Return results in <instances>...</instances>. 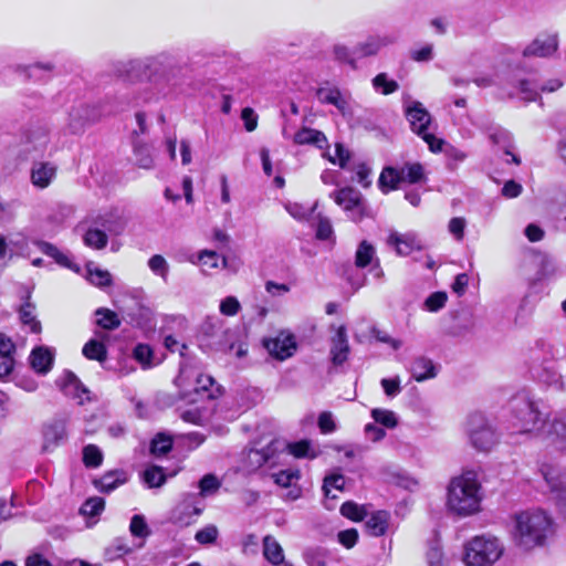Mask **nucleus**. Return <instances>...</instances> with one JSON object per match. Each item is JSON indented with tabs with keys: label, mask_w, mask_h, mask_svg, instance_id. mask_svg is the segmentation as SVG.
Returning a JSON list of instances; mask_svg holds the SVG:
<instances>
[{
	"label": "nucleus",
	"mask_w": 566,
	"mask_h": 566,
	"mask_svg": "<svg viewBox=\"0 0 566 566\" xmlns=\"http://www.w3.org/2000/svg\"><path fill=\"white\" fill-rule=\"evenodd\" d=\"M136 72H144L150 84L159 93L166 94L168 90L180 83L181 67L176 63L174 56L168 53L119 62L116 66V74L118 76L130 78L132 74Z\"/></svg>",
	"instance_id": "obj_1"
},
{
	"label": "nucleus",
	"mask_w": 566,
	"mask_h": 566,
	"mask_svg": "<svg viewBox=\"0 0 566 566\" xmlns=\"http://www.w3.org/2000/svg\"><path fill=\"white\" fill-rule=\"evenodd\" d=\"M557 417H548L541 409L539 403L527 394L516 395L510 402V429L512 433L533 434L551 443L549 427Z\"/></svg>",
	"instance_id": "obj_2"
},
{
	"label": "nucleus",
	"mask_w": 566,
	"mask_h": 566,
	"mask_svg": "<svg viewBox=\"0 0 566 566\" xmlns=\"http://www.w3.org/2000/svg\"><path fill=\"white\" fill-rule=\"evenodd\" d=\"M553 533V521L542 510H526L513 516L511 537L522 551L530 552L545 545Z\"/></svg>",
	"instance_id": "obj_3"
},
{
	"label": "nucleus",
	"mask_w": 566,
	"mask_h": 566,
	"mask_svg": "<svg viewBox=\"0 0 566 566\" xmlns=\"http://www.w3.org/2000/svg\"><path fill=\"white\" fill-rule=\"evenodd\" d=\"M482 488L473 471L452 478L447 486L446 507L449 513L468 517L481 511Z\"/></svg>",
	"instance_id": "obj_4"
},
{
	"label": "nucleus",
	"mask_w": 566,
	"mask_h": 566,
	"mask_svg": "<svg viewBox=\"0 0 566 566\" xmlns=\"http://www.w3.org/2000/svg\"><path fill=\"white\" fill-rule=\"evenodd\" d=\"M504 552V544L499 537L476 535L463 545L462 562L465 566H493Z\"/></svg>",
	"instance_id": "obj_5"
},
{
	"label": "nucleus",
	"mask_w": 566,
	"mask_h": 566,
	"mask_svg": "<svg viewBox=\"0 0 566 566\" xmlns=\"http://www.w3.org/2000/svg\"><path fill=\"white\" fill-rule=\"evenodd\" d=\"M405 114L413 133L420 136L433 153L442 149L443 140L437 138L429 132L431 115L418 101L407 99L403 102Z\"/></svg>",
	"instance_id": "obj_6"
},
{
	"label": "nucleus",
	"mask_w": 566,
	"mask_h": 566,
	"mask_svg": "<svg viewBox=\"0 0 566 566\" xmlns=\"http://www.w3.org/2000/svg\"><path fill=\"white\" fill-rule=\"evenodd\" d=\"M468 437L471 446L479 451H489L497 443V434L489 420L481 413L468 419Z\"/></svg>",
	"instance_id": "obj_7"
},
{
	"label": "nucleus",
	"mask_w": 566,
	"mask_h": 566,
	"mask_svg": "<svg viewBox=\"0 0 566 566\" xmlns=\"http://www.w3.org/2000/svg\"><path fill=\"white\" fill-rule=\"evenodd\" d=\"M335 202L340 206L354 221L363 218L365 203L361 195L354 188H343L333 193Z\"/></svg>",
	"instance_id": "obj_8"
},
{
	"label": "nucleus",
	"mask_w": 566,
	"mask_h": 566,
	"mask_svg": "<svg viewBox=\"0 0 566 566\" xmlns=\"http://www.w3.org/2000/svg\"><path fill=\"white\" fill-rule=\"evenodd\" d=\"M559 46L557 33H544L537 35L530 44L523 50L524 57H551Z\"/></svg>",
	"instance_id": "obj_9"
},
{
	"label": "nucleus",
	"mask_w": 566,
	"mask_h": 566,
	"mask_svg": "<svg viewBox=\"0 0 566 566\" xmlns=\"http://www.w3.org/2000/svg\"><path fill=\"white\" fill-rule=\"evenodd\" d=\"M56 384L64 395L76 400L78 405H83L85 401L91 399L90 390L72 371H65L63 377L57 380Z\"/></svg>",
	"instance_id": "obj_10"
},
{
	"label": "nucleus",
	"mask_w": 566,
	"mask_h": 566,
	"mask_svg": "<svg viewBox=\"0 0 566 566\" xmlns=\"http://www.w3.org/2000/svg\"><path fill=\"white\" fill-rule=\"evenodd\" d=\"M42 434L43 450L46 452L54 450L66 438V421L53 419L43 426Z\"/></svg>",
	"instance_id": "obj_11"
},
{
	"label": "nucleus",
	"mask_w": 566,
	"mask_h": 566,
	"mask_svg": "<svg viewBox=\"0 0 566 566\" xmlns=\"http://www.w3.org/2000/svg\"><path fill=\"white\" fill-rule=\"evenodd\" d=\"M349 343L347 338L346 327L340 325L337 327L335 335L331 339V360L333 365H343L349 355Z\"/></svg>",
	"instance_id": "obj_12"
},
{
	"label": "nucleus",
	"mask_w": 566,
	"mask_h": 566,
	"mask_svg": "<svg viewBox=\"0 0 566 566\" xmlns=\"http://www.w3.org/2000/svg\"><path fill=\"white\" fill-rule=\"evenodd\" d=\"M395 41V36L389 34L370 35L355 46L354 53L357 57L371 56L377 54L382 48L392 44Z\"/></svg>",
	"instance_id": "obj_13"
},
{
	"label": "nucleus",
	"mask_w": 566,
	"mask_h": 566,
	"mask_svg": "<svg viewBox=\"0 0 566 566\" xmlns=\"http://www.w3.org/2000/svg\"><path fill=\"white\" fill-rule=\"evenodd\" d=\"M269 353L280 360L291 357L295 349L296 343L291 334L280 333L275 338L265 343Z\"/></svg>",
	"instance_id": "obj_14"
},
{
	"label": "nucleus",
	"mask_w": 566,
	"mask_h": 566,
	"mask_svg": "<svg viewBox=\"0 0 566 566\" xmlns=\"http://www.w3.org/2000/svg\"><path fill=\"white\" fill-rule=\"evenodd\" d=\"M387 244L395 248L399 255H408L413 250H419L421 248L420 241L412 232L399 233L397 231H391L387 238Z\"/></svg>",
	"instance_id": "obj_15"
},
{
	"label": "nucleus",
	"mask_w": 566,
	"mask_h": 566,
	"mask_svg": "<svg viewBox=\"0 0 566 566\" xmlns=\"http://www.w3.org/2000/svg\"><path fill=\"white\" fill-rule=\"evenodd\" d=\"M55 350L46 346H38L32 349L30 355L31 367L41 375L48 374L54 363Z\"/></svg>",
	"instance_id": "obj_16"
},
{
	"label": "nucleus",
	"mask_w": 566,
	"mask_h": 566,
	"mask_svg": "<svg viewBox=\"0 0 566 566\" xmlns=\"http://www.w3.org/2000/svg\"><path fill=\"white\" fill-rule=\"evenodd\" d=\"M92 219L106 233L108 232L115 235L120 234L126 226L125 219L116 210H109L104 213H99L96 217H92Z\"/></svg>",
	"instance_id": "obj_17"
},
{
	"label": "nucleus",
	"mask_w": 566,
	"mask_h": 566,
	"mask_svg": "<svg viewBox=\"0 0 566 566\" xmlns=\"http://www.w3.org/2000/svg\"><path fill=\"white\" fill-rule=\"evenodd\" d=\"M56 176V166L51 163H34L31 168V182L39 189L48 188Z\"/></svg>",
	"instance_id": "obj_18"
},
{
	"label": "nucleus",
	"mask_w": 566,
	"mask_h": 566,
	"mask_svg": "<svg viewBox=\"0 0 566 566\" xmlns=\"http://www.w3.org/2000/svg\"><path fill=\"white\" fill-rule=\"evenodd\" d=\"M101 114L96 106L78 104L70 111V124L74 128H81L85 124L96 122Z\"/></svg>",
	"instance_id": "obj_19"
},
{
	"label": "nucleus",
	"mask_w": 566,
	"mask_h": 566,
	"mask_svg": "<svg viewBox=\"0 0 566 566\" xmlns=\"http://www.w3.org/2000/svg\"><path fill=\"white\" fill-rule=\"evenodd\" d=\"M85 223L87 228L83 234L84 244L94 250L104 249L108 243L107 233L92 218L86 219Z\"/></svg>",
	"instance_id": "obj_20"
},
{
	"label": "nucleus",
	"mask_w": 566,
	"mask_h": 566,
	"mask_svg": "<svg viewBox=\"0 0 566 566\" xmlns=\"http://www.w3.org/2000/svg\"><path fill=\"white\" fill-rule=\"evenodd\" d=\"M410 373L412 378L418 382L432 379L437 376V369L433 361L423 356L413 359Z\"/></svg>",
	"instance_id": "obj_21"
},
{
	"label": "nucleus",
	"mask_w": 566,
	"mask_h": 566,
	"mask_svg": "<svg viewBox=\"0 0 566 566\" xmlns=\"http://www.w3.org/2000/svg\"><path fill=\"white\" fill-rule=\"evenodd\" d=\"M262 553L265 560L273 566L286 563L283 547L272 535L264 536Z\"/></svg>",
	"instance_id": "obj_22"
},
{
	"label": "nucleus",
	"mask_w": 566,
	"mask_h": 566,
	"mask_svg": "<svg viewBox=\"0 0 566 566\" xmlns=\"http://www.w3.org/2000/svg\"><path fill=\"white\" fill-rule=\"evenodd\" d=\"M301 473L298 470L286 469L281 470L277 473L273 474L274 482L282 488H292L289 493V496L292 500H296L301 495V490L294 488L295 483L300 480Z\"/></svg>",
	"instance_id": "obj_23"
},
{
	"label": "nucleus",
	"mask_w": 566,
	"mask_h": 566,
	"mask_svg": "<svg viewBox=\"0 0 566 566\" xmlns=\"http://www.w3.org/2000/svg\"><path fill=\"white\" fill-rule=\"evenodd\" d=\"M317 96L322 103L334 105L342 114L349 108L348 98L336 87L319 88Z\"/></svg>",
	"instance_id": "obj_24"
},
{
	"label": "nucleus",
	"mask_w": 566,
	"mask_h": 566,
	"mask_svg": "<svg viewBox=\"0 0 566 566\" xmlns=\"http://www.w3.org/2000/svg\"><path fill=\"white\" fill-rule=\"evenodd\" d=\"M294 143L298 145H315L323 149L327 146L325 135L316 129L304 127L294 135Z\"/></svg>",
	"instance_id": "obj_25"
},
{
	"label": "nucleus",
	"mask_w": 566,
	"mask_h": 566,
	"mask_svg": "<svg viewBox=\"0 0 566 566\" xmlns=\"http://www.w3.org/2000/svg\"><path fill=\"white\" fill-rule=\"evenodd\" d=\"M36 245L42 253L54 259V261L61 266L73 270L75 272L80 271V268L72 262L69 255L60 251L55 245L45 241H38Z\"/></svg>",
	"instance_id": "obj_26"
},
{
	"label": "nucleus",
	"mask_w": 566,
	"mask_h": 566,
	"mask_svg": "<svg viewBox=\"0 0 566 566\" xmlns=\"http://www.w3.org/2000/svg\"><path fill=\"white\" fill-rule=\"evenodd\" d=\"M127 481V474L124 471H111L105 473L99 480L95 481L96 488L104 493L114 491Z\"/></svg>",
	"instance_id": "obj_27"
},
{
	"label": "nucleus",
	"mask_w": 566,
	"mask_h": 566,
	"mask_svg": "<svg viewBox=\"0 0 566 566\" xmlns=\"http://www.w3.org/2000/svg\"><path fill=\"white\" fill-rule=\"evenodd\" d=\"M14 352L13 342L4 334L0 333V356L2 361L0 364V375H9L13 369V359L11 357Z\"/></svg>",
	"instance_id": "obj_28"
},
{
	"label": "nucleus",
	"mask_w": 566,
	"mask_h": 566,
	"mask_svg": "<svg viewBox=\"0 0 566 566\" xmlns=\"http://www.w3.org/2000/svg\"><path fill=\"white\" fill-rule=\"evenodd\" d=\"M30 295L27 296V301L19 308V318L20 322L30 327L32 333L41 332V323L36 319L35 316V306L30 301Z\"/></svg>",
	"instance_id": "obj_29"
},
{
	"label": "nucleus",
	"mask_w": 566,
	"mask_h": 566,
	"mask_svg": "<svg viewBox=\"0 0 566 566\" xmlns=\"http://www.w3.org/2000/svg\"><path fill=\"white\" fill-rule=\"evenodd\" d=\"M389 515L385 511L371 514L366 521V528L373 536H381L388 528Z\"/></svg>",
	"instance_id": "obj_30"
},
{
	"label": "nucleus",
	"mask_w": 566,
	"mask_h": 566,
	"mask_svg": "<svg viewBox=\"0 0 566 566\" xmlns=\"http://www.w3.org/2000/svg\"><path fill=\"white\" fill-rule=\"evenodd\" d=\"M401 182V172L399 169L394 167L384 168L378 180V185L382 192L396 189Z\"/></svg>",
	"instance_id": "obj_31"
},
{
	"label": "nucleus",
	"mask_w": 566,
	"mask_h": 566,
	"mask_svg": "<svg viewBox=\"0 0 566 566\" xmlns=\"http://www.w3.org/2000/svg\"><path fill=\"white\" fill-rule=\"evenodd\" d=\"M399 170L402 182L417 184L426 179L424 168L419 163L406 164Z\"/></svg>",
	"instance_id": "obj_32"
},
{
	"label": "nucleus",
	"mask_w": 566,
	"mask_h": 566,
	"mask_svg": "<svg viewBox=\"0 0 566 566\" xmlns=\"http://www.w3.org/2000/svg\"><path fill=\"white\" fill-rule=\"evenodd\" d=\"M96 324L107 331L119 327L120 319L117 314L108 308L99 307L95 311Z\"/></svg>",
	"instance_id": "obj_33"
},
{
	"label": "nucleus",
	"mask_w": 566,
	"mask_h": 566,
	"mask_svg": "<svg viewBox=\"0 0 566 566\" xmlns=\"http://www.w3.org/2000/svg\"><path fill=\"white\" fill-rule=\"evenodd\" d=\"M198 263L201 265L202 271L207 272L209 270L219 269L220 263L223 266L227 265V259L220 258L219 254L211 250H202L198 254Z\"/></svg>",
	"instance_id": "obj_34"
},
{
	"label": "nucleus",
	"mask_w": 566,
	"mask_h": 566,
	"mask_svg": "<svg viewBox=\"0 0 566 566\" xmlns=\"http://www.w3.org/2000/svg\"><path fill=\"white\" fill-rule=\"evenodd\" d=\"M370 415L375 423L386 429H394L398 426V417L392 410L374 408Z\"/></svg>",
	"instance_id": "obj_35"
},
{
	"label": "nucleus",
	"mask_w": 566,
	"mask_h": 566,
	"mask_svg": "<svg viewBox=\"0 0 566 566\" xmlns=\"http://www.w3.org/2000/svg\"><path fill=\"white\" fill-rule=\"evenodd\" d=\"M87 359L104 361L107 357L105 345L97 339H90L82 349Z\"/></svg>",
	"instance_id": "obj_36"
},
{
	"label": "nucleus",
	"mask_w": 566,
	"mask_h": 566,
	"mask_svg": "<svg viewBox=\"0 0 566 566\" xmlns=\"http://www.w3.org/2000/svg\"><path fill=\"white\" fill-rule=\"evenodd\" d=\"M134 155L136 165L143 169H153L155 166V160L153 156V151L147 145H135Z\"/></svg>",
	"instance_id": "obj_37"
},
{
	"label": "nucleus",
	"mask_w": 566,
	"mask_h": 566,
	"mask_svg": "<svg viewBox=\"0 0 566 566\" xmlns=\"http://www.w3.org/2000/svg\"><path fill=\"white\" fill-rule=\"evenodd\" d=\"M289 452L295 458H308L314 459L317 457V452L312 448L308 440H301L297 442L287 444Z\"/></svg>",
	"instance_id": "obj_38"
},
{
	"label": "nucleus",
	"mask_w": 566,
	"mask_h": 566,
	"mask_svg": "<svg viewBox=\"0 0 566 566\" xmlns=\"http://www.w3.org/2000/svg\"><path fill=\"white\" fill-rule=\"evenodd\" d=\"M143 481L148 488H159L166 482V475L161 468L151 465L143 472Z\"/></svg>",
	"instance_id": "obj_39"
},
{
	"label": "nucleus",
	"mask_w": 566,
	"mask_h": 566,
	"mask_svg": "<svg viewBox=\"0 0 566 566\" xmlns=\"http://www.w3.org/2000/svg\"><path fill=\"white\" fill-rule=\"evenodd\" d=\"M551 444L559 449H566V422L555 421L549 427Z\"/></svg>",
	"instance_id": "obj_40"
},
{
	"label": "nucleus",
	"mask_w": 566,
	"mask_h": 566,
	"mask_svg": "<svg viewBox=\"0 0 566 566\" xmlns=\"http://www.w3.org/2000/svg\"><path fill=\"white\" fill-rule=\"evenodd\" d=\"M426 559L428 566H448L449 562L443 554L442 547L438 542L432 543L427 553Z\"/></svg>",
	"instance_id": "obj_41"
},
{
	"label": "nucleus",
	"mask_w": 566,
	"mask_h": 566,
	"mask_svg": "<svg viewBox=\"0 0 566 566\" xmlns=\"http://www.w3.org/2000/svg\"><path fill=\"white\" fill-rule=\"evenodd\" d=\"M132 553V548L123 538H116L106 549L105 556L108 560H115Z\"/></svg>",
	"instance_id": "obj_42"
},
{
	"label": "nucleus",
	"mask_w": 566,
	"mask_h": 566,
	"mask_svg": "<svg viewBox=\"0 0 566 566\" xmlns=\"http://www.w3.org/2000/svg\"><path fill=\"white\" fill-rule=\"evenodd\" d=\"M375 248L367 241H363L356 251L355 263L358 268H365L373 261Z\"/></svg>",
	"instance_id": "obj_43"
},
{
	"label": "nucleus",
	"mask_w": 566,
	"mask_h": 566,
	"mask_svg": "<svg viewBox=\"0 0 566 566\" xmlns=\"http://www.w3.org/2000/svg\"><path fill=\"white\" fill-rule=\"evenodd\" d=\"M285 210L290 213L291 217L298 221L307 220L314 210L317 207V202H315L312 207H304L297 202H287L285 203Z\"/></svg>",
	"instance_id": "obj_44"
},
{
	"label": "nucleus",
	"mask_w": 566,
	"mask_h": 566,
	"mask_svg": "<svg viewBox=\"0 0 566 566\" xmlns=\"http://www.w3.org/2000/svg\"><path fill=\"white\" fill-rule=\"evenodd\" d=\"M129 532L134 537L145 539L150 535L149 526L143 515L136 514L132 517Z\"/></svg>",
	"instance_id": "obj_45"
},
{
	"label": "nucleus",
	"mask_w": 566,
	"mask_h": 566,
	"mask_svg": "<svg viewBox=\"0 0 566 566\" xmlns=\"http://www.w3.org/2000/svg\"><path fill=\"white\" fill-rule=\"evenodd\" d=\"M333 56L339 63L349 64L353 69L356 67L355 53L345 44L337 43L332 50Z\"/></svg>",
	"instance_id": "obj_46"
},
{
	"label": "nucleus",
	"mask_w": 566,
	"mask_h": 566,
	"mask_svg": "<svg viewBox=\"0 0 566 566\" xmlns=\"http://www.w3.org/2000/svg\"><path fill=\"white\" fill-rule=\"evenodd\" d=\"M87 274L90 282L98 287H104L112 284V275L108 271L88 265Z\"/></svg>",
	"instance_id": "obj_47"
},
{
	"label": "nucleus",
	"mask_w": 566,
	"mask_h": 566,
	"mask_svg": "<svg viewBox=\"0 0 566 566\" xmlns=\"http://www.w3.org/2000/svg\"><path fill=\"white\" fill-rule=\"evenodd\" d=\"M103 453L94 444H88L83 449V462L86 467L97 468L102 464Z\"/></svg>",
	"instance_id": "obj_48"
},
{
	"label": "nucleus",
	"mask_w": 566,
	"mask_h": 566,
	"mask_svg": "<svg viewBox=\"0 0 566 566\" xmlns=\"http://www.w3.org/2000/svg\"><path fill=\"white\" fill-rule=\"evenodd\" d=\"M150 271L159 275L164 281L168 277L169 264L166 259L160 254H155L148 260Z\"/></svg>",
	"instance_id": "obj_49"
},
{
	"label": "nucleus",
	"mask_w": 566,
	"mask_h": 566,
	"mask_svg": "<svg viewBox=\"0 0 566 566\" xmlns=\"http://www.w3.org/2000/svg\"><path fill=\"white\" fill-rule=\"evenodd\" d=\"M105 506V501L102 497L95 496L86 500L82 507L81 514L90 517H95L102 513Z\"/></svg>",
	"instance_id": "obj_50"
},
{
	"label": "nucleus",
	"mask_w": 566,
	"mask_h": 566,
	"mask_svg": "<svg viewBox=\"0 0 566 566\" xmlns=\"http://www.w3.org/2000/svg\"><path fill=\"white\" fill-rule=\"evenodd\" d=\"M345 479L342 474H331L324 479L323 491L326 497L335 499L336 495L332 494V490L342 491L344 489Z\"/></svg>",
	"instance_id": "obj_51"
},
{
	"label": "nucleus",
	"mask_w": 566,
	"mask_h": 566,
	"mask_svg": "<svg viewBox=\"0 0 566 566\" xmlns=\"http://www.w3.org/2000/svg\"><path fill=\"white\" fill-rule=\"evenodd\" d=\"M171 447H172L171 438L166 434L159 433L153 439L151 446H150V451L155 455H164L168 451H170Z\"/></svg>",
	"instance_id": "obj_52"
},
{
	"label": "nucleus",
	"mask_w": 566,
	"mask_h": 566,
	"mask_svg": "<svg viewBox=\"0 0 566 566\" xmlns=\"http://www.w3.org/2000/svg\"><path fill=\"white\" fill-rule=\"evenodd\" d=\"M373 84L376 90H380L385 95L396 92L399 87L398 83L394 80H388L385 73L376 75L373 80Z\"/></svg>",
	"instance_id": "obj_53"
},
{
	"label": "nucleus",
	"mask_w": 566,
	"mask_h": 566,
	"mask_svg": "<svg viewBox=\"0 0 566 566\" xmlns=\"http://www.w3.org/2000/svg\"><path fill=\"white\" fill-rule=\"evenodd\" d=\"M218 535H219V531L217 528L216 525H207L205 526L203 528L199 530L196 535H195V538L198 543L200 544H212L216 542V539L218 538Z\"/></svg>",
	"instance_id": "obj_54"
},
{
	"label": "nucleus",
	"mask_w": 566,
	"mask_h": 566,
	"mask_svg": "<svg viewBox=\"0 0 566 566\" xmlns=\"http://www.w3.org/2000/svg\"><path fill=\"white\" fill-rule=\"evenodd\" d=\"M200 494L207 496L216 493L220 488L219 480L212 474H206L199 482Z\"/></svg>",
	"instance_id": "obj_55"
},
{
	"label": "nucleus",
	"mask_w": 566,
	"mask_h": 566,
	"mask_svg": "<svg viewBox=\"0 0 566 566\" xmlns=\"http://www.w3.org/2000/svg\"><path fill=\"white\" fill-rule=\"evenodd\" d=\"M448 296L444 292H434L424 302V308L429 312H438L447 303Z\"/></svg>",
	"instance_id": "obj_56"
},
{
	"label": "nucleus",
	"mask_w": 566,
	"mask_h": 566,
	"mask_svg": "<svg viewBox=\"0 0 566 566\" xmlns=\"http://www.w3.org/2000/svg\"><path fill=\"white\" fill-rule=\"evenodd\" d=\"M340 513L353 521H361L364 518V510L354 502H345L340 506Z\"/></svg>",
	"instance_id": "obj_57"
},
{
	"label": "nucleus",
	"mask_w": 566,
	"mask_h": 566,
	"mask_svg": "<svg viewBox=\"0 0 566 566\" xmlns=\"http://www.w3.org/2000/svg\"><path fill=\"white\" fill-rule=\"evenodd\" d=\"M467 221L462 217H454L449 221L448 230L457 241H461L464 237Z\"/></svg>",
	"instance_id": "obj_58"
},
{
	"label": "nucleus",
	"mask_w": 566,
	"mask_h": 566,
	"mask_svg": "<svg viewBox=\"0 0 566 566\" xmlns=\"http://www.w3.org/2000/svg\"><path fill=\"white\" fill-rule=\"evenodd\" d=\"M518 93L521 98L526 102L536 101L538 97V91L534 87L533 83L526 80H522L518 83Z\"/></svg>",
	"instance_id": "obj_59"
},
{
	"label": "nucleus",
	"mask_w": 566,
	"mask_h": 566,
	"mask_svg": "<svg viewBox=\"0 0 566 566\" xmlns=\"http://www.w3.org/2000/svg\"><path fill=\"white\" fill-rule=\"evenodd\" d=\"M305 560L308 566H326L327 556L323 549H310L305 553Z\"/></svg>",
	"instance_id": "obj_60"
},
{
	"label": "nucleus",
	"mask_w": 566,
	"mask_h": 566,
	"mask_svg": "<svg viewBox=\"0 0 566 566\" xmlns=\"http://www.w3.org/2000/svg\"><path fill=\"white\" fill-rule=\"evenodd\" d=\"M318 428L322 433L327 434L336 430V423L332 412L324 411L318 417Z\"/></svg>",
	"instance_id": "obj_61"
},
{
	"label": "nucleus",
	"mask_w": 566,
	"mask_h": 566,
	"mask_svg": "<svg viewBox=\"0 0 566 566\" xmlns=\"http://www.w3.org/2000/svg\"><path fill=\"white\" fill-rule=\"evenodd\" d=\"M410 57L416 62H428L433 59V45L426 44L420 49L412 50Z\"/></svg>",
	"instance_id": "obj_62"
},
{
	"label": "nucleus",
	"mask_w": 566,
	"mask_h": 566,
	"mask_svg": "<svg viewBox=\"0 0 566 566\" xmlns=\"http://www.w3.org/2000/svg\"><path fill=\"white\" fill-rule=\"evenodd\" d=\"M365 436L371 442H379L386 437L384 428L378 427L377 423H367L364 428Z\"/></svg>",
	"instance_id": "obj_63"
},
{
	"label": "nucleus",
	"mask_w": 566,
	"mask_h": 566,
	"mask_svg": "<svg viewBox=\"0 0 566 566\" xmlns=\"http://www.w3.org/2000/svg\"><path fill=\"white\" fill-rule=\"evenodd\" d=\"M240 310L239 301L233 296L226 297L220 304V312L227 316L235 315Z\"/></svg>",
	"instance_id": "obj_64"
}]
</instances>
